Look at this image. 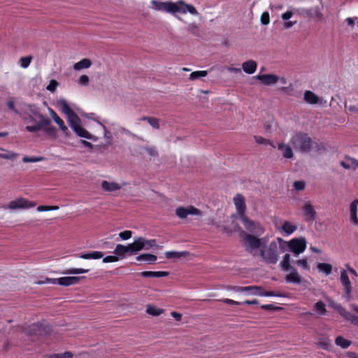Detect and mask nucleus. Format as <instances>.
Returning a JSON list of instances; mask_svg holds the SVG:
<instances>
[{
  "instance_id": "f257e3e1",
  "label": "nucleus",
  "mask_w": 358,
  "mask_h": 358,
  "mask_svg": "<svg viewBox=\"0 0 358 358\" xmlns=\"http://www.w3.org/2000/svg\"><path fill=\"white\" fill-rule=\"evenodd\" d=\"M264 238L249 234L243 236V245L245 250L253 257H259L267 264H275L279 259L280 252L276 241H272L267 248L263 246Z\"/></svg>"
},
{
  "instance_id": "f03ea898",
  "label": "nucleus",
  "mask_w": 358,
  "mask_h": 358,
  "mask_svg": "<svg viewBox=\"0 0 358 358\" xmlns=\"http://www.w3.org/2000/svg\"><path fill=\"white\" fill-rule=\"evenodd\" d=\"M234 203L237 213L241 215V220L245 228L251 233L257 235H262L264 232L263 227L259 223H256L254 221L250 220L245 215L246 210L245 197L241 194H237L234 197Z\"/></svg>"
},
{
  "instance_id": "7ed1b4c3",
  "label": "nucleus",
  "mask_w": 358,
  "mask_h": 358,
  "mask_svg": "<svg viewBox=\"0 0 358 358\" xmlns=\"http://www.w3.org/2000/svg\"><path fill=\"white\" fill-rule=\"evenodd\" d=\"M290 143L296 150L301 152H310V151L319 152L322 146L317 142L312 140L308 135L303 132L296 133L290 139Z\"/></svg>"
},
{
  "instance_id": "20e7f679",
  "label": "nucleus",
  "mask_w": 358,
  "mask_h": 358,
  "mask_svg": "<svg viewBox=\"0 0 358 358\" xmlns=\"http://www.w3.org/2000/svg\"><path fill=\"white\" fill-rule=\"evenodd\" d=\"M31 113L39 119L35 125H27L25 129L29 132H36L43 130L50 136H55L56 128L50 125V120L42 115L38 110H33Z\"/></svg>"
},
{
  "instance_id": "39448f33",
  "label": "nucleus",
  "mask_w": 358,
  "mask_h": 358,
  "mask_svg": "<svg viewBox=\"0 0 358 358\" xmlns=\"http://www.w3.org/2000/svg\"><path fill=\"white\" fill-rule=\"evenodd\" d=\"M279 246L283 248L285 245H287L290 251L296 255L302 253L306 248V240L303 237L292 238L289 241H285L282 238H277Z\"/></svg>"
},
{
  "instance_id": "423d86ee",
  "label": "nucleus",
  "mask_w": 358,
  "mask_h": 358,
  "mask_svg": "<svg viewBox=\"0 0 358 358\" xmlns=\"http://www.w3.org/2000/svg\"><path fill=\"white\" fill-rule=\"evenodd\" d=\"M233 290L236 292H250L253 295L261 296H282L281 294L274 291H264L261 286L251 285L246 287L234 286Z\"/></svg>"
},
{
  "instance_id": "0eeeda50",
  "label": "nucleus",
  "mask_w": 358,
  "mask_h": 358,
  "mask_svg": "<svg viewBox=\"0 0 358 358\" xmlns=\"http://www.w3.org/2000/svg\"><path fill=\"white\" fill-rule=\"evenodd\" d=\"M51 329L48 324H43L40 322L34 323L25 328L23 331L31 336H45L50 333Z\"/></svg>"
},
{
  "instance_id": "6e6552de",
  "label": "nucleus",
  "mask_w": 358,
  "mask_h": 358,
  "mask_svg": "<svg viewBox=\"0 0 358 358\" xmlns=\"http://www.w3.org/2000/svg\"><path fill=\"white\" fill-rule=\"evenodd\" d=\"M151 4L155 10L165 11L171 14L180 10L178 8L177 3L171 1L161 2L157 0H152Z\"/></svg>"
},
{
  "instance_id": "1a4fd4ad",
  "label": "nucleus",
  "mask_w": 358,
  "mask_h": 358,
  "mask_svg": "<svg viewBox=\"0 0 358 358\" xmlns=\"http://www.w3.org/2000/svg\"><path fill=\"white\" fill-rule=\"evenodd\" d=\"M340 280H341V282L343 287V291H344V292L343 294V297L347 301H350L352 299V287L351 282L349 279V277H348L345 270H342L341 271Z\"/></svg>"
},
{
  "instance_id": "9d476101",
  "label": "nucleus",
  "mask_w": 358,
  "mask_h": 358,
  "mask_svg": "<svg viewBox=\"0 0 358 358\" xmlns=\"http://www.w3.org/2000/svg\"><path fill=\"white\" fill-rule=\"evenodd\" d=\"M62 112L66 116L69 124L78 119V115L70 108L68 103L64 99H60L57 101Z\"/></svg>"
},
{
  "instance_id": "9b49d317",
  "label": "nucleus",
  "mask_w": 358,
  "mask_h": 358,
  "mask_svg": "<svg viewBox=\"0 0 358 358\" xmlns=\"http://www.w3.org/2000/svg\"><path fill=\"white\" fill-rule=\"evenodd\" d=\"M80 122L81 120L78 117V119L71 122L69 124V126L78 136L86 139H92L93 136L88 131L81 127Z\"/></svg>"
},
{
  "instance_id": "f8f14e48",
  "label": "nucleus",
  "mask_w": 358,
  "mask_h": 358,
  "mask_svg": "<svg viewBox=\"0 0 358 358\" xmlns=\"http://www.w3.org/2000/svg\"><path fill=\"white\" fill-rule=\"evenodd\" d=\"M176 214L178 217L181 219H185L189 215H200L201 210L192 206H189L187 208L178 207L176 210Z\"/></svg>"
},
{
  "instance_id": "ddd939ff",
  "label": "nucleus",
  "mask_w": 358,
  "mask_h": 358,
  "mask_svg": "<svg viewBox=\"0 0 358 358\" xmlns=\"http://www.w3.org/2000/svg\"><path fill=\"white\" fill-rule=\"evenodd\" d=\"M36 206V203L24 198H19L10 202L8 208L10 209L30 208Z\"/></svg>"
},
{
  "instance_id": "4468645a",
  "label": "nucleus",
  "mask_w": 358,
  "mask_h": 358,
  "mask_svg": "<svg viewBox=\"0 0 358 358\" xmlns=\"http://www.w3.org/2000/svg\"><path fill=\"white\" fill-rule=\"evenodd\" d=\"M302 210L306 221H314L315 220L317 213L314 207L309 202L304 203Z\"/></svg>"
},
{
  "instance_id": "2eb2a0df",
  "label": "nucleus",
  "mask_w": 358,
  "mask_h": 358,
  "mask_svg": "<svg viewBox=\"0 0 358 358\" xmlns=\"http://www.w3.org/2000/svg\"><path fill=\"white\" fill-rule=\"evenodd\" d=\"M264 85H274L279 80V77L274 74H262L255 76Z\"/></svg>"
},
{
  "instance_id": "dca6fc26",
  "label": "nucleus",
  "mask_w": 358,
  "mask_h": 358,
  "mask_svg": "<svg viewBox=\"0 0 358 358\" xmlns=\"http://www.w3.org/2000/svg\"><path fill=\"white\" fill-rule=\"evenodd\" d=\"M176 3L178 8L180 10H177V12L181 13H186L188 11L192 15H198L196 9L192 5L187 4L183 1H178L176 2Z\"/></svg>"
},
{
  "instance_id": "f3484780",
  "label": "nucleus",
  "mask_w": 358,
  "mask_h": 358,
  "mask_svg": "<svg viewBox=\"0 0 358 358\" xmlns=\"http://www.w3.org/2000/svg\"><path fill=\"white\" fill-rule=\"evenodd\" d=\"M142 241L143 237H138L134 242L127 245L129 255L144 249V245Z\"/></svg>"
},
{
  "instance_id": "a211bd4d",
  "label": "nucleus",
  "mask_w": 358,
  "mask_h": 358,
  "mask_svg": "<svg viewBox=\"0 0 358 358\" xmlns=\"http://www.w3.org/2000/svg\"><path fill=\"white\" fill-rule=\"evenodd\" d=\"M291 272L285 275V281L287 283L300 284L301 282V277L299 274L296 268H290Z\"/></svg>"
},
{
  "instance_id": "6ab92c4d",
  "label": "nucleus",
  "mask_w": 358,
  "mask_h": 358,
  "mask_svg": "<svg viewBox=\"0 0 358 358\" xmlns=\"http://www.w3.org/2000/svg\"><path fill=\"white\" fill-rule=\"evenodd\" d=\"M81 278H85L84 276L82 277H75V276H68V277H62L57 279V283L59 285L62 286H69L71 285H75L78 283Z\"/></svg>"
},
{
  "instance_id": "aec40b11",
  "label": "nucleus",
  "mask_w": 358,
  "mask_h": 358,
  "mask_svg": "<svg viewBox=\"0 0 358 358\" xmlns=\"http://www.w3.org/2000/svg\"><path fill=\"white\" fill-rule=\"evenodd\" d=\"M50 115L53 119V120L57 123L59 127V129L63 131V133L68 136L69 129L68 127L65 125L64 122L58 116V115L51 108L49 109Z\"/></svg>"
},
{
  "instance_id": "412c9836",
  "label": "nucleus",
  "mask_w": 358,
  "mask_h": 358,
  "mask_svg": "<svg viewBox=\"0 0 358 358\" xmlns=\"http://www.w3.org/2000/svg\"><path fill=\"white\" fill-rule=\"evenodd\" d=\"M358 199H355L350 206V222L355 226H358L357 217Z\"/></svg>"
},
{
  "instance_id": "4be33fe9",
  "label": "nucleus",
  "mask_w": 358,
  "mask_h": 358,
  "mask_svg": "<svg viewBox=\"0 0 358 358\" xmlns=\"http://www.w3.org/2000/svg\"><path fill=\"white\" fill-rule=\"evenodd\" d=\"M278 149L282 152L283 157L286 159H291L294 156L292 149L288 144L279 143L278 144Z\"/></svg>"
},
{
  "instance_id": "5701e85b",
  "label": "nucleus",
  "mask_w": 358,
  "mask_h": 358,
  "mask_svg": "<svg viewBox=\"0 0 358 358\" xmlns=\"http://www.w3.org/2000/svg\"><path fill=\"white\" fill-rule=\"evenodd\" d=\"M122 185L115 182H108L103 180L101 182V187L104 191L106 192H114L122 188Z\"/></svg>"
},
{
  "instance_id": "b1692460",
  "label": "nucleus",
  "mask_w": 358,
  "mask_h": 358,
  "mask_svg": "<svg viewBox=\"0 0 358 358\" xmlns=\"http://www.w3.org/2000/svg\"><path fill=\"white\" fill-rule=\"evenodd\" d=\"M257 62L254 60H248L242 64L243 71L248 74L254 73L257 70Z\"/></svg>"
},
{
  "instance_id": "393cba45",
  "label": "nucleus",
  "mask_w": 358,
  "mask_h": 358,
  "mask_svg": "<svg viewBox=\"0 0 358 358\" xmlns=\"http://www.w3.org/2000/svg\"><path fill=\"white\" fill-rule=\"evenodd\" d=\"M140 275L143 278H162L169 275L167 271H142Z\"/></svg>"
},
{
  "instance_id": "a878e982",
  "label": "nucleus",
  "mask_w": 358,
  "mask_h": 358,
  "mask_svg": "<svg viewBox=\"0 0 358 358\" xmlns=\"http://www.w3.org/2000/svg\"><path fill=\"white\" fill-rule=\"evenodd\" d=\"M304 100L309 104H316L319 102V97L312 91L306 90L304 92Z\"/></svg>"
},
{
  "instance_id": "bb28decb",
  "label": "nucleus",
  "mask_w": 358,
  "mask_h": 358,
  "mask_svg": "<svg viewBox=\"0 0 358 358\" xmlns=\"http://www.w3.org/2000/svg\"><path fill=\"white\" fill-rule=\"evenodd\" d=\"M329 306L336 310L344 318H345L347 315H349V312L347 311L340 303L331 300L330 301Z\"/></svg>"
},
{
  "instance_id": "cd10ccee",
  "label": "nucleus",
  "mask_w": 358,
  "mask_h": 358,
  "mask_svg": "<svg viewBox=\"0 0 358 358\" xmlns=\"http://www.w3.org/2000/svg\"><path fill=\"white\" fill-rule=\"evenodd\" d=\"M329 306L336 310L344 318H345L347 315H349V312L347 311L340 303L331 300L330 301Z\"/></svg>"
},
{
  "instance_id": "c85d7f7f",
  "label": "nucleus",
  "mask_w": 358,
  "mask_h": 358,
  "mask_svg": "<svg viewBox=\"0 0 358 358\" xmlns=\"http://www.w3.org/2000/svg\"><path fill=\"white\" fill-rule=\"evenodd\" d=\"M136 261L138 262H147L148 264H154L157 259V257L155 255L152 254H141L136 257Z\"/></svg>"
},
{
  "instance_id": "c756f323",
  "label": "nucleus",
  "mask_w": 358,
  "mask_h": 358,
  "mask_svg": "<svg viewBox=\"0 0 358 358\" xmlns=\"http://www.w3.org/2000/svg\"><path fill=\"white\" fill-rule=\"evenodd\" d=\"M280 267L283 271H289L293 266H291V260L289 254H285L283 259L280 262Z\"/></svg>"
},
{
  "instance_id": "7c9ffc66",
  "label": "nucleus",
  "mask_w": 358,
  "mask_h": 358,
  "mask_svg": "<svg viewBox=\"0 0 358 358\" xmlns=\"http://www.w3.org/2000/svg\"><path fill=\"white\" fill-rule=\"evenodd\" d=\"M103 257V253L100 251H94L92 252L83 253L80 255V257L84 259H98Z\"/></svg>"
},
{
  "instance_id": "2f4dec72",
  "label": "nucleus",
  "mask_w": 358,
  "mask_h": 358,
  "mask_svg": "<svg viewBox=\"0 0 358 358\" xmlns=\"http://www.w3.org/2000/svg\"><path fill=\"white\" fill-rule=\"evenodd\" d=\"M114 253L117 255V257H120L123 258L125 257L126 254H129V250L127 245H124L122 244H117L114 250Z\"/></svg>"
},
{
  "instance_id": "473e14b6",
  "label": "nucleus",
  "mask_w": 358,
  "mask_h": 358,
  "mask_svg": "<svg viewBox=\"0 0 358 358\" xmlns=\"http://www.w3.org/2000/svg\"><path fill=\"white\" fill-rule=\"evenodd\" d=\"M92 62L89 59H83L80 62L76 63L73 66V69L76 71L81 70L83 69H87L90 67Z\"/></svg>"
},
{
  "instance_id": "72a5a7b5",
  "label": "nucleus",
  "mask_w": 358,
  "mask_h": 358,
  "mask_svg": "<svg viewBox=\"0 0 358 358\" xmlns=\"http://www.w3.org/2000/svg\"><path fill=\"white\" fill-rule=\"evenodd\" d=\"M188 255V252L187 251H182V252H176V251H169L165 252V257L167 259H172V258H181V257H185Z\"/></svg>"
},
{
  "instance_id": "f704fd0d",
  "label": "nucleus",
  "mask_w": 358,
  "mask_h": 358,
  "mask_svg": "<svg viewBox=\"0 0 358 358\" xmlns=\"http://www.w3.org/2000/svg\"><path fill=\"white\" fill-rule=\"evenodd\" d=\"M296 229H297L296 226L294 224H292L289 221H285L282 226V229L287 235L292 234L296 230Z\"/></svg>"
},
{
  "instance_id": "c9c22d12",
  "label": "nucleus",
  "mask_w": 358,
  "mask_h": 358,
  "mask_svg": "<svg viewBox=\"0 0 358 358\" xmlns=\"http://www.w3.org/2000/svg\"><path fill=\"white\" fill-rule=\"evenodd\" d=\"M313 310L320 315L327 313L326 305L322 301H318L313 306Z\"/></svg>"
},
{
  "instance_id": "e433bc0d",
  "label": "nucleus",
  "mask_w": 358,
  "mask_h": 358,
  "mask_svg": "<svg viewBox=\"0 0 358 358\" xmlns=\"http://www.w3.org/2000/svg\"><path fill=\"white\" fill-rule=\"evenodd\" d=\"M351 343L350 341L345 339L342 336H337L335 340V343L343 349L348 348L351 345Z\"/></svg>"
},
{
  "instance_id": "4c0bfd02",
  "label": "nucleus",
  "mask_w": 358,
  "mask_h": 358,
  "mask_svg": "<svg viewBox=\"0 0 358 358\" xmlns=\"http://www.w3.org/2000/svg\"><path fill=\"white\" fill-rule=\"evenodd\" d=\"M317 269L325 273L327 275H329L332 271V266L327 263H319L317 265Z\"/></svg>"
},
{
  "instance_id": "58836bf2",
  "label": "nucleus",
  "mask_w": 358,
  "mask_h": 358,
  "mask_svg": "<svg viewBox=\"0 0 358 358\" xmlns=\"http://www.w3.org/2000/svg\"><path fill=\"white\" fill-rule=\"evenodd\" d=\"M163 309L157 308L155 306L151 305L148 306L146 309V313L153 316H159L163 313Z\"/></svg>"
},
{
  "instance_id": "ea45409f",
  "label": "nucleus",
  "mask_w": 358,
  "mask_h": 358,
  "mask_svg": "<svg viewBox=\"0 0 358 358\" xmlns=\"http://www.w3.org/2000/svg\"><path fill=\"white\" fill-rule=\"evenodd\" d=\"M141 120L148 121L150 125L155 129L159 128V120L156 117H144Z\"/></svg>"
},
{
  "instance_id": "a19ab883",
  "label": "nucleus",
  "mask_w": 358,
  "mask_h": 358,
  "mask_svg": "<svg viewBox=\"0 0 358 358\" xmlns=\"http://www.w3.org/2000/svg\"><path fill=\"white\" fill-rule=\"evenodd\" d=\"M17 156V154L8 152V151H1L0 152V158L5 159H14Z\"/></svg>"
},
{
  "instance_id": "79ce46f5",
  "label": "nucleus",
  "mask_w": 358,
  "mask_h": 358,
  "mask_svg": "<svg viewBox=\"0 0 358 358\" xmlns=\"http://www.w3.org/2000/svg\"><path fill=\"white\" fill-rule=\"evenodd\" d=\"M89 271V269L85 268H69L64 273L66 274H83L86 273Z\"/></svg>"
},
{
  "instance_id": "37998d69",
  "label": "nucleus",
  "mask_w": 358,
  "mask_h": 358,
  "mask_svg": "<svg viewBox=\"0 0 358 358\" xmlns=\"http://www.w3.org/2000/svg\"><path fill=\"white\" fill-rule=\"evenodd\" d=\"M207 74H208V73L206 71H196L192 72L190 74L189 78L191 80H194V79H197L201 77H205L207 76Z\"/></svg>"
},
{
  "instance_id": "c03bdc74",
  "label": "nucleus",
  "mask_w": 358,
  "mask_h": 358,
  "mask_svg": "<svg viewBox=\"0 0 358 358\" xmlns=\"http://www.w3.org/2000/svg\"><path fill=\"white\" fill-rule=\"evenodd\" d=\"M31 60V56L21 57L20 59L21 66L24 69L27 68L29 66Z\"/></svg>"
},
{
  "instance_id": "a18cd8bd",
  "label": "nucleus",
  "mask_w": 358,
  "mask_h": 358,
  "mask_svg": "<svg viewBox=\"0 0 358 358\" xmlns=\"http://www.w3.org/2000/svg\"><path fill=\"white\" fill-rule=\"evenodd\" d=\"M142 241L144 245V248L145 250H149L150 248H152L156 245L155 239L146 240L145 238L143 237Z\"/></svg>"
},
{
  "instance_id": "49530a36",
  "label": "nucleus",
  "mask_w": 358,
  "mask_h": 358,
  "mask_svg": "<svg viewBox=\"0 0 358 358\" xmlns=\"http://www.w3.org/2000/svg\"><path fill=\"white\" fill-rule=\"evenodd\" d=\"M59 209L57 206H39L37 207V210L39 212L50 211Z\"/></svg>"
},
{
  "instance_id": "de8ad7c7",
  "label": "nucleus",
  "mask_w": 358,
  "mask_h": 358,
  "mask_svg": "<svg viewBox=\"0 0 358 358\" xmlns=\"http://www.w3.org/2000/svg\"><path fill=\"white\" fill-rule=\"evenodd\" d=\"M43 159V157H27L24 156L22 158V162L24 163H29V162H41Z\"/></svg>"
},
{
  "instance_id": "09e8293b",
  "label": "nucleus",
  "mask_w": 358,
  "mask_h": 358,
  "mask_svg": "<svg viewBox=\"0 0 358 358\" xmlns=\"http://www.w3.org/2000/svg\"><path fill=\"white\" fill-rule=\"evenodd\" d=\"M73 354L70 352H65L61 354H52L50 358H72Z\"/></svg>"
},
{
  "instance_id": "8fccbe9b",
  "label": "nucleus",
  "mask_w": 358,
  "mask_h": 358,
  "mask_svg": "<svg viewBox=\"0 0 358 358\" xmlns=\"http://www.w3.org/2000/svg\"><path fill=\"white\" fill-rule=\"evenodd\" d=\"M255 139L256 143L260 145L271 144V141H270L269 139H266L262 136H255Z\"/></svg>"
},
{
  "instance_id": "3c124183",
  "label": "nucleus",
  "mask_w": 358,
  "mask_h": 358,
  "mask_svg": "<svg viewBox=\"0 0 358 358\" xmlns=\"http://www.w3.org/2000/svg\"><path fill=\"white\" fill-rule=\"evenodd\" d=\"M293 187L297 191L303 190L306 187V183L303 180L295 181L293 184Z\"/></svg>"
},
{
  "instance_id": "603ef678",
  "label": "nucleus",
  "mask_w": 358,
  "mask_h": 358,
  "mask_svg": "<svg viewBox=\"0 0 358 358\" xmlns=\"http://www.w3.org/2000/svg\"><path fill=\"white\" fill-rule=\"evenodd\" d=\"M295 264L298 266L302 267L304 270H309V266L306 259H299L296 261Z\"/></svg>"
},
{
  "instance_id": "864d4df0",
  "label": "nucleus",
  "mask_w": 358,
  "mask_h": 358,
  "mask_svg": "<svg viewBox=\"0 0 358 358\" xmlns=\"http://www.w3.org/2000/svg\"><path fill=\"white\" fill-rule=\"evenodd\" d=\"M345 319L351 322L352 324L358 326V316L355 315L349 312V315H347Z\"/></svg>"
},
{
  "instance_id": "5fc2aeb1",
  "label": "nucleus",
  "mask_w": 358,
  "mask_h": 358,
  "mask_svg": "<svg viewBox=\"0 0 358 358\" xmlns=\"http://www.w3.org/2000/svg\"><path fill=\"white\" fill-rule=\"evenodd\" d=\"M270 22L269 13L268 12H264L261 15V22L262 24L266 25Z\"/></svg>"
},
{
  "instance_id": "6e6d98bb",
  "label": "nucleus",
  "mask_w": 358,
  "mask_h": 358,
  "mask_svg": "<svg viewBox=\"0 0 358 358\" xmlns=\"http://www.w3.org/2000/svg\"><path fill=\"white\" fill-rule=\"evenodd\" d=\"M132 236V231H124L119 234L120 238H121L122 240H128Z\"/></svg>"
},
{
  "instance_id": "4d7b16f0",
  "label": "nucleus",
  "mask_w": 358,
  "mask_h": 358,
  "mask_svg": "<svg viewBox=\"0 0 358 358\" xmlns=\"http://www.w3.org/2000/svg\"><path fill=\"white\" fill-rule=\"evenodd\" d=\"M119 260V257H117V255H108L103 259V262L104 263H109V262H115Z\"/></svg>"
},
{
  "instance_id": "13d9d810",
  "label": "nucleus",
  "mask_w": 358,
  "mask_h": 358,
  "mask_svg": "<svg viewBox=\"0 0 358 358\" xmlns=\"http://www.w3.org/2000/svg\"><path fill=\"white\" fill-rule=\"evenodd\" d=\"M58 83L55 80H51L47 86V90L50 92H55L57 87Z\"/></svg>"
},
{
  "instance_id": "bf43d9fd",
  "label": "nucleus",
  "mask_w": 358,
  "mask_h": 358,
  "mask_svg": "<svg viewBox=\"0 0 358 358\" xmlns=\"http://www.w3.org/2000/svg\"><path fill=\"white\" fill-rule=\"evenodd\" d=\"M89 77L86 75L81 76L78 79V83L81 85H87L89 83Z\"/></svg>"
},
{
  "instance_id": "052dcab7",
  "label": "nucleus",
  "mask_w": 358,
  "mask_h": 358,
  "mask_svg": "<svg viewBox=\"0 0 358 358\" xmlns=\"http://www.w3.org/2000/svg\"><path fill=\"white\" fill-rule=\"evenodd\" d=\"M261 308L265 310H276L280 309V307L275 306L273 304H264L261 306Z\"/></svg>"
},
{
  "instance_id": "680f3d73",
  "label": "nucleus",
  "mask_w": 358,
  "mask_h": 358,
  "mask_svg": "<svg viewBox=\"0 0 358 358\" xmlns=\"http://www.w3.org/2000/svg\"><path fill=\"white\" fill-rule=\"evenodd\" d=\"M221 301H222L225 304H227V305H241V302H238V301H234L232 299H223L221 300Z\"/></svg>"
},
{
  "instance_id": "e2e57ef3",
  "label": "nucleus",
  "mask_w": 358,
  "mask_h": 358,
  "mask_svg": "<svg viewBox=\"0 0 358 358\" xmlns=\"http://www.w3.org/2000/svg\"><path fill=\"white\" fill-rule=\"evenodd\" d=\"M292 15L293 13L292 11H287L282 15V18L284 20H287L290 19L292 17Z\"/></svg>"
},
{
  "instance_id": "0e129e2a",
  "label": "nucleus",
  "mask_w": 358,
  "mask_h": 358,
  "mask_svg": "<svg viewBox=\"0 0 358 358\" xmlns=\"http://www.w3.org/2000/svg\"><path fill=\"white\" fill-rule=\"evenodd\" d=\"M7 106L10 110L14 111L15 113H17V110H16L15 106V102L13 100H10L7 103Z\"/></svg>"
},
{
  "instance_id": "69168bd1",
  "label": "nucleus",
  "mask_w": 358,
  "mask_h": 358,
  "mask_svg": "<svg viewBox=\"0 0 358 358\" xmlns=\"http://www.w3.org/2000/svg\"><path fill=\"white\" fill-rule=\"evenodd\" d=\"M241 304H245V305H257L259 303L257 299H253V300H245L243 302H241Z\"/></svg>"
},
{
  "instance_id": "338daca9",
  "label": "nucleus",
  "mask_w": 358,
  "mask_h": 358,
  "mask_svg": "<svg viewBox=\"0 0 358 358\" xmlns=\"http://www.w3.org/2000/svg\"><path fill=\"white\" fill-rule=\"evenodd\" d=\"M171 315L174 317L177 321H180L182 318V314L177 312H171Z\"/></svg>"
},
{
  "instance_id": "774afa93",
  "label": "nucleus",
  "mask_w": 358,
  "mask_h": 358,
  "mask_svg": "<svg viewBox=\"0 0 358 358\" xmlns=\"http://www.w3.org/2000/svg\"><path fill=\"white\" fill-rule=\"evenodd\" d=\"M24 121L26 123L29 124V123L35 122L36 120L31 115H29L27 117L24 118Z\"/></svg>"
}]
</instances>
